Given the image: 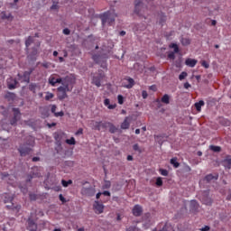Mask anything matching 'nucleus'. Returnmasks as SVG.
I'll return each mask as SVG.
<instances>
[{"label": "nucleus", "instance_id": "obj_14", "mask_svg": "<svg viewBox=\"0 0 231 231\" xmlns=\"http://www.w3.org/2000/svg\"><path fill=\"white\" fill-rule=\"evenodd\" d=\"M27 230L37 231V223H35L32 218H28L27 220Z\"/></svg>", "mask_w": 231, "mask_h": 231}, {"label": "nucleus", "instance_id": "obj_10", "mask_svg": "<svg viewBox=\"0 0 231 231\" xmlns=\"http://www.w3.org/2000/svg\"><path fill=\"white\" fill-rule=\"evenodd\" d=\"M93 208L95 211V214H103L104 213V204L95 201L93 204Z\"/></svg>", "mask_w": 231, "mask_h": 231}, {"label": "nucleus", "instance_id": "obj_35", "mask_svg": "<svg viewBox=\"0 0 231 231\" xmlns=\"http://www.w3.org/2000/svg\"><path fill=\"white\" fill-rule=\"evenodd\" d=\"M73 183V180H61V185H63V187H68L69 185H71Z\"/></svg>", "mask_w": 231, "mask_h": 231}, {"label": "nucleus", "instance_id": "obj_12", "mask_svg": "<svg viewBox=\"0 0 231 231\" xmlns=\"http://www.w3.org/2000/svg\"><path fill=\"white\" fill-rule=\"evenodd\" d=\"M104 79V73H99L98 76H94L92 79V84L97 86V88H100L102 86V79Z\"/></svg>", "mask_w": 231, "mask_h": 231}, {"label": "nucleus", "instance_id": "obj_7", "mask_svg": "<svg viewBox=\"0 0 231 231\" xmlns=\"http://www.w3.org/2000/svg\"><path fill=\"white\" fill-rule=\"evenodd\" d=\"M41 171H42V167L34 166L32 168L31 174L28 176L27 181H32L33 178H41Z\"/></svg>", "mask_w": 231, "mask_h": 231}, {"label": "nucleus", "instance_id": "obj_24", "mask_svg": "<svg viewBox=\"0 0 231 231\" xmlns=\"http://www.w3.org/2000/svg\"><path fill=\"white\" fill-rule=\"evenodd\" d=\"M203 106H205V101L200 100L197 103H195V107L197 109V111H201V107H203Z\"/></svg>", "mask_w": 231, "mask_h": 231}, {"label": "nucleus", "instance_id": "obj_55", "mask_svg": "<svg viewBox=\"0 0 231 231\" xmlns=\"http://www.w3.org/2000/svg\"><path fill=\"white\" fill-rule=\"evenodd\" d=\"M149 89H150L151 91H156V90H157L156 85H152V86H150V87H149Z\"/></svg>", "mask_w": 231, "mask_h": 231}, {"label": "nucleus", "instance_id": "obj_31", "mask_svg": "<svg viewBox=\"0 0 231 231\" xmlns=\"http://www.w3.org/2000/svg\"><path fill=\"white\" fill-rule=\"evenodd\" d=\"M180 42H181L182 46H189V44H190V39L181 38Z\"/></svg>", "mask_w": 231, "mask_h": 231}, {"label": "nucleus", "instance_id": "obj_45", "mask_svg": "<svg viewBox=\"0 0 231 231\" xmlns=\"http://www.w3.org/2000/svg\"><path fill=\"white\" fill-rule=\"evenodd\" d=\"M80 134H84V129L79 128V130L75 133L76 136H79Z\"/></svg>", "mask_w": 231, "mask_h": 231}, {"label": "nucleus", "instance_id": "obj_29", "mask_svg": "<svg viewBox=\"0 0 231 231\" xmlns=\"http://www.w3.org/2000/svg\"><path fill=\"white\" fill-rule=\"evenodd\" d=\"M108 128H109V133H112V134L118 130L116 126H115V125H113L112 123H108Z\"/></svg>", "mask_w": 231, "mask_h": 231}, {"label": "nucleus", "instance_id": "obj_43", "mask_svg": "<svg viewBox=\"0 0 231 231\" xmlns=\"http://www.w3.org/2000/svg\"><path fill=\"white\" fill-rule=\"evenodd\" d=\"M187 75H188L187 72L185 71L181 72L179 76V79L183 80L187 77Z\"/></svg>", "mask_w": 231, "mask_h": 231}, {"label": "nucleus", "instance_id": "obj_5", "mask_svg": "<svg viewBox=\"0 0 231 231\" xmlns=\"http://www.w3.org/2000/svg\"><path fill=\"white\" fill-rule=\"evenodd\" d=\"M145 10H147V7L143 6V3L142 2V0H135L134 14H136V15H139V17H144L145 19Z\"/></svg>", "mask_w": 231, "mask_h": 231}, {"label": "nucleus", "instance_id": "obj_8", "mask_svg": "<svg viewBox=\"0 0 231 231\" xmlns=\"http://www.w3.org/2000/svg\"><path fill=\"white\" fill-rule=\"evenodd\" d=\"M13 113H14V116L10 120V124H11V125H16L17 122H19V120H21V110H19V108L14 107Z\"/></svg>", "mask_w": 231, "mask_h": 231}, {"label": "nucleus", "instance_id": "obj_63", "mask_svg": "<svg viewBox=\"0 0 231 231\" xmlns=\"http://www.w3.org/2000/svg\"><path fill=\"white\" fill-rule=\"evenodd\" d=\"M40 161H41V158H39V157L32 158V162H40Z\"/></svg>", "mask_w": 231, "mask_h": 231}, {"label": "nucleus", "instance_id": "obj_59", "mask_svg": "<svg viewBox=\"0 0 231 231\" xmlns=\"http://www.w3.org/2000/svg\"><path fill=\"white\" fill-rule=\"evenodd\" d=\"M126 160H127V162H133V160H134L133 155H128L126 157Z\"/></svg>", "mask_w": 231, "mask_h": 231}, {"label": "nucleus", "instance_id": "obj_53", "mask_svg": "<svg viewBox=\"0 0 231 231\" xmlns=\"http://www.w3.org/2000/svg\"><path fill=\"white\" fill-rule=\"evenodd\" d=\"M51 113H53L55 115V113H57V112H55V111H57V106L52 105L51 108Z\"/></svg>", "mask_w": 231, "mask_h": 231}, {"label": "nucleus", "instance_id": "obj_61", "mask_svg": "<svg viewBox=\"0 0 231 231\" xmlns=\"http://www.w3.org/2000/svg\"><path fill=\"white\" fill-rule=\"evenodd\" d=\"M101 194H103V196H111V192H109V191H104Z\"/></svg>", "mask_w": 231, "mask_h": 231}, {"label": "nucleus", "instance_id": "obj_41", "mask_svg": "<svg viewBox=\"0 0 231 231\" xmlns=\"http://www.w3.org/2000/svg\"><path fill=\"white\" fill-rule=\"evenodd\" d=\"M176 52H169L168 54V59H170L171 60H174V59H176Z\"/></svg>", "mask_w": 231, "mask_h": 231}, {"label": "nucleus", "instance_id": "obj_62", "mask_svg": "<svg viewBox=\"0 0 231 231\" xmlns=\"http://www.w3.org/2000/svg\"><path fill=\"white\" fill-rule=\"evenodd\" d=\"M55 125H57V123L48 124V127L50 128L55 127Z\"/></svg>", "mask_w": 231, "mask_h": 231}, {"label": "nucleus", "instance_id": "obj_3", "mask_svg": "<svg viewBox=\"0 0 231 231\" xmlns=\"http://www.w3.org/2000/svg\"><path fill=\"white\" fill-rule=\"evenodd\" d=\"M100 19L102 21V24H113L115 23V19H116V14L114 10L107 11L100 15Z\"/></svg>", "mask_w": 231, "mask_h": 231}, {"label": "nucleus", "instance_id": "obj_22", "mask_svg": "<svg viewBox=\"0 0 231 231\" xmlns=\"http://www.w3.org/2000/svg\"><path fill=\"white\" fill-rule=\"evenodd\" d=\"M128 84L125 87L127 89H131V88H133V86H134V79H133L132 78H128L126 79Z\"/></svg>", "mask_w": 231, "mask_h": 231}, {"label": "nucleus", "instance_id": "obj_52", "mask_svg": "<svg viewBox=\"0 0 231 231\" xmlns=\"http://www.w3.org/2000/svg\"><path fill=\"white\" fill-rule=\"evenodd\" d=\"M142 97H143V98H147V97H149V94H147V91H145V90H143V92H142Z\"/></svg>", "mask_w": 231, "mask_h": 231}, {"label": "nucleus", "instance_id": "obj_49", "mask_svg": "<svg viewBox=\"0 0 231 231\" xmlns=\"http://www.w3.org/2000/svg\"><path fill=\"white\" fill-rule=\"evenodd\" d=\"M29 198L32 201H35V199H37V195L35 194H30Z\"/></svg>", "mask_w": 231, "mask_h": 231}, {"label": "nucleus", "instance_id": "obj_44", "mask_svg": "<svg viewBox=\"0 0 231 231\" xmlns=\"http://www.w3.org/2000/svg\"><path fill=\"white\" fill-rule=\"evenodd\" d=\"M53 93L48 92L47 95L45 96V100H51L53 98Z\"/></svg>", "mask_w": 231, "mask_h": 231}, {"label": "nucleus", "instance_id": "obj_56", "mask_svg": "<svg viewBox=\"0 0 231 231\" xmlns=\"http://www.w3.org/2000/svg\"><path fill=\"white\" fill-rule=\"evenodd\" d=\"M37 53H39L37 49L33 48L32 52V57H35V55H37Z\"/></svg>", "mask_w": 231, "mask_h": 231}, {"label": "nucleus", "instance_id": "obj_48", "mask_svg": "<svg viewBox=\"0 0 231 231\" xmlns=\"http://www.w3.org/2000/svg\"><path fill=\"white\" fill-rule=\"evenodd\" d=\"M202 202L205 205H210L212 203V200H210V199H202Z\"/></svg>", "mask_w": 231, "mask_h": 231}, {"label": "nucleus", "instance_id": "obj_57", "mask_svg": "<svg viewBox=\"0 0 231 231\" xmlns=\"http://www.w3.org/2000/svg\"><path fill=\"white\" fill-rule=\"evenodd\" d=\"M227 201H231V189H229L228 194L226 196Z\"/></svg>", "mask_w": 231, "mask_h": 231}, {"label": "nucleus", "instance_id": "obj_51", "mask_svg": "<svg viewBox=\"0 0 231 231\" xmlns=\"http://www.w3.org/2000/svg\"><path fill=\"white\" fill-rule=\"evenodd\" d=\"M59 199L60 202L66 203V199L64 198V196H62V194H60Z\"/></svg>", "mask_w": 231, "mask_h": 231}, {"label": "nucleus", "instance_id": "obj_30", "mask_svg": "<svg viewBox=\"0 0 231 231\" xmlns=\"http://www.w3.org/2000/svg\"><path fill=\"white\" fill-rule=\"evenodd\" d=\"M209 149L213 151V152H221V146L210 145Z\"/></svg>", "mask_w": 231, "mask_h": 231}, {"label": "nucleus", "instance_id": "obj_16", "mask_svg": "<svg viewBox=\"0 0 231 231\" xmlns=\"http://www.w3.org/2000/svg\"><path fill=\"white\" fill-rule=\"evenodd\" d=\"M186 66H189V68H194L198 64V60L188 58L185 60Z\"/></svg>", "mask_w": 231, "mask_h": 231}, {"label": "nucleus", "instance_id": "obj_13", "mask_svg": "<svg viewBox=\"0 0 231 231\" xmlns=\"http://www.w3.org/2000/svg\"><path fill=\"white\" fill-rule=\"evenodd\" d=\"M221 165L230 171L231 169V155H226V158L221 162Z\"/></svg>", "mask_w": 231, "mask_h": 231}, {"label": "nucleus", "instance_id": "obj_15", "mask_svg": "<svg viewBox=\"0 0 231 231\" xmlns=\"http://www.w3.org/2000/svg\"><path fill=\"white\" fill-rule=\"evenodd\" d=\"M17 84H18V82L16 79H7L8 89H15Z\"/></svg>", "mask_w": 231, "mask_h": 231}, {"label": "nucleus", "instance_id": "obj_64", "mask_svg": "<svg viewBox=\"0 0 231 231\" xmlns=\"http://www.w3.org/2000/svg\"><path fill=\"white\" fill-rule=\"evenodd\" d=\"M126 231H134V227L130 226V227L126 228Z\"/></svg>", "mask_w": 231, "mask_h": 231}, {"label": "nucleus", "instance_id": "obj_23", "mask_svg": "<svg viewBox=\"0 0 231 231\" xmlns=\"http://www.w3.org/2000/svg\"><path fill=\"white\" fill-rule=\"evenodd\" d=\"M2 19H7V21H12L14 19V17L12 16V14H10V13L6 14V12H3Z\"/></svg>", "mask_w": 231, "mask_h": 231}, {"label": "nucleus", "instance_id": "obj_18", "mask_svg": "<svg viewBox=\"0 0 231 231\" xmlns=\"http://www.w3.org/2000/svg\"><path fill=\"white\" fill-rule=\"evenodd\" d=\"M32 70L23 72L22 76L23 82H30V75H32Z\"/></svg>", "mask_w": 231, "mask_h": 231}, {"label": "nucleus", "instance_id": "obj_21", "mask_svg": "<svg viewBox=\"0 0 231 231\" xmlns=\"http://www.w3.org/2000/svg\"><path fill=\"white\" fill-rule=\"evenodd\" d=\"M161 102H162V104H171V97H169L168 94H165L162 99H161Z\"/></svg>", "mask_w": 231, "mask_h": 231}, {"label": "nucleus", "instance_id": "obj_20", "mask_svg": "<svg viewBox=\"0 0 231 231\" xmlns=\"http://www.w3.org/2000/svg\"><path fill=\"white\" fill-rule=\"evenodd\" d=\"M131 123L129 122V117H125L124 122L121 124V129H129Z\"/></svg>", "mask_w": 231, "mask_h": 231}, {"label": "nucleus", "instance_id": "obj_50", "mask_svg": "<svg viewBox=\"0 0 231 231\" xmlns=\"http://www.w3.org/2000/svg\"><path fill=\"white\" fill-rule=\"evenodd\" d=\"M63 116H64V112L62 111L54 113V116L56 117Z\"/></svg>", "mask_w": 231, "mask_h": 231}, {"label": "nucleus", "instance_id": "obj_47", "mask_svg": "<svg viewBox=\"0 0 231 231\" xmlns=\"http://www.w3.org/2000/svg\"><path fill=\"white\" fill-rule=\"evenodd\" d=\"M51 10H59V5L56 3H53V5L51 6Z\"/></svg>", "mask_w": 231, "mask_h": 231}, {"label": "nucleus", "instance_id": "obj_19", "mask_svg": "<svg viewBox=\"0 0 231 231\" xmlns=\"http://www.w3.org/2000/svg\"><path fill=\"white\" fill-rule=\"evenodd\" d=\"M167 22V15H165V14L161 13L159 14V24H161V26H163V24H165V23Z\"/></svg>", "mask_w": 231, "mask_h": 231}, {"label": "nucleus", "instance_id": "obj_46", "mask_svg": "<svg viewBox=\"0 0 231 231\" xmlns=\"http://www.w3.org/2000/svg\"><path fill=\"white\" fill-rule=\"evenodd\" d=\"M5 178H12V176L6 172L2 173V180H5Z\"/></svg>", "mask_w": 231, "mask_h": 231}, {"label": "nucleus", "instance_id": "obj_1", "mask_svg": "<svg viewBox=\"0 0 231 231\" xmlns=\"http://www.w3.org/2000/svg\"><path fill=\"white\" fill-rule=\"evenodd\" d=\"M72 79L69 76L65 77V80L63 81V85L58 88V98L59 100H64L68 98V92H70L73 89L71 86Z\"/></svg>", "mask_w": 231, "mask_h": 231}, {"label": "nucleus", "instance_id": "obj_11", "mask_svg": "<svg viewBox=\"0 0 231 231\" xmlns=\"http://www.w3.org/2000/svg\"><path fill=\"white\" fill-rule=\"evenodd\" d=\"M132 214L133 216H134L135 217H140V216H142V214H143V208H142V206L140 205H135L133 209H132Z\"/></svg>", "mask_w": 231, "mask_h": 231}, {"label": "nucleus", "instance_id": "obj_28", "mask_svg": "<svg viewBox=\"0 0 231 231\" xmlns=\"http://www.w3.org/2000/svg\"><path fill=\"white\" fill-rule=\"evenodd\" d=\"M33 42V37L29 36L26 41H25V46L26 48H30V46L32 45V43Z\"/></svg>", "mask_w": 231, "mask_h": 231}, {"label": "nucleus", "instance_id": "obj_39", "mask_svg": "<svg viewBox=\"0 0 231 231\" xmlns=\"http://www.w3.org/2000/svg\"><path fill=\"white\" fill-rule=\"evenodd\" d=\"M133 149L137 152H142V149H140V145H138V143L134 144Z\"/></svg>", "mask_w": 231, "mask_h": 231}, {"label": "nucleus", "instance_id": "obj_38", "mask_svg": "<svg viewBox=\"0 0 231 231\" xmlns=\"http://www.w3.org/2000/svg\"><path fill=\"white\" fill-rule=\"evenodd\" d=\"M201 66L206 69H208L210 68V64H208V62H207L206 60L201 61Z\"/></svg>", "mask_w": 231, "mask_h": 231}, {"label": "nucleus", "instance_id": "obj_26", "mask_svg": "<svg viewBox=\"0 0 231 231\" xmlns=\"http://www.w3.org/2000/svg\"><path fill=\"white\" fill-rule=\"evenodd\" d=\"M5 98L7 100H14L15 99V94L12 92H7L5 96Z\"/></svg>", "mask_w": 231, "mask_h": 231}, {"label": "nucleus", "instance_id": "obj_36", "mask_svg": "<svg viewBox=\"0 0 231 231\" xmlns=\"http://www.w3.org/2000/svg\"><path fill=\"white\" fill-rule=\"evenodd\" d=\"M29 89H30V91L36 93L37 85H35V84L29 85Z\"/></svg>", "mask_w": 231, "mask_h": 231}, {"label": "nucleus", "instance_id": "obj_9", "mask_svg": "<svg viewBox=\"0 0 231 231\" xmlns=\"http://www.w3.org/2000/svg\"><path fill=\"white\" fill-rule=\"evenodd\" d=\"M93 127L96 131H100L101 129H106L109 125V122H98V121H92Z\"/></svg>", "mask_w": 231, "mask_h": 231}, {"label": "nucleus", "instance_id": "obj_4", "mask_svg": "<svg viewBox=\"0 0 231 231\" xmlns=\"http://www.w3.org/2000/svg\"><path fill=\"white\" fill-rule=\"evenodd\" d=\"M2 199H4V203H11V205H7L6 208L11 210H15L19 212L21 210V205L14 206L12 201H14V197L8 193H5L2 196Z\"/></svg>", "mask_w": 231, "mask_h": 231}, {"label": "nucleus", "instance_id": "obj_25", "mask_svg": "<svg viewBox=\"0 0 231 231\" xmlns=\"http://www.w3.org/2000/svg\"><path fill=\"white\" fill-rule=\"evenodd\" d=\"M199 205L198 204V201L196 200H191L190 201V209L191 210H198Z\"/></svg>", "mask_w": 231, "mask_h": 231}, {"label": "nucleus", "instance_id": "obj_32", "mask_svg": "<svg viewBox=\"0 0 231 231\" xmlns=\"http://www.w3.org/2000/svg\"><path fill=\"white\" fill-rule=\"evenodd\" d=\"M212 180H217V175L214 176L212 174H208L205 177V180L208 182L212 181Z\"/></svg>", "mask_w": 231, "mask_h": 231}, {"label": "nucleus", "instance_id": "obj_40", "mask_svg": "<svg viewBox=\"0 0 231 231\" xmlns=\"http://www.w3.org/2000/svg\"><path fill=\"white\" fill-rule=\"evenodd\" d=\"M117 101H118V104H119L120 106H122V105L124 104V96L118 95V96H117Z\"/></svg>", "mask_w": 231, "mask_h": 231}, {"label": "nucleus", "instance_id": "obj_33", "mask_svg": "<svg viewBox=\"0 0 231 231\" xmlns=\"http://www.w3.org/2000/svg\"><path fill=\"white\" fill-rule=\"evenodd\" d=\"M170 48H172L174 50V53H180V47H178V44L171 43L170 44Z\"/></svg>", "mask_w": 231, "mask_h": 231}, {"label": "nucleus", "instance_id": "obj_17", "mask_svg": "<svg viewBox=\"0 0 231 231\" xmlns=\"http://www.w3.org/2000/svg\"><path fill=\"white\" fill-rule=\"evenodd\" d=\"M110 104H111V100H109V98H106L104 100V106H106L107 109H116V104H114V105H110Z\"/></svg>", "mask_w": 231, "mask_h": 231}, {"label": "nucleus", "instance_id": "obj_58", "mask_svg": "<svg viewBox=\"0 0 231 231\" xmlns=\"http://www.w3.org/2000/svg\"><path fill=\"white\" fill-rule=\"evenodd\" d=\"M200 230L201 231H208V230H210V226H206L205 227L201 228Z\"/></svg>", "mask_w": 231, "mask_h": 231}, {"label": "nucleus", "instance_id": "obj_2", "mask_svg": "<svg viewBox=\"0 0 231 231\" xmlns=\"http://www.w3.org/2000/svg\"><path fill=\"white\" fill-rule=\"evenodd\" d=\"M35 144L33 137H28L26 143L21 144L18 148V152L21 156H28L32 152V147Z\"/></svg>", "mask_w": 231, "mask_h": 231}, {"label": "nucleus", "instance_id": "obj_42", "mask_svg": "<svg viewBox=\"0 0 231 231\" xmlns=\"http://www.w3.org/2000/svg\"><path fill=\"white\" fill-rule=\"evenodd\" d=\"M160 173L162 174V176H169V171L164 169H161Z\"/></svg>", "mask_w": 231, "mask_h": 231}, {"label": "nucleus", "instance_id": "obj_6", "mask_svg": "<svg viewBox=\"0 0 231 231\" xmlns=\"http://www.w3.org/2000/svg\"><path fill=\"white\" fill-rule=\"evenodd\" d=\"M65 80H66V78H60L59 74H51L49 77V84L50 86H52V88H55L57 84H61L62 86Z\"/></svg>", "mask_w": 231, "mask_h": 231}, {"label": "nucleus", "instance_id": "obj_54", "mask_svg": "<svg viewBox=\"0 0 231 231\" xmlns=\"http://www.w3.org/2000/svg\"><path fill=\"white\" fill-rule=\"evenodd\" d=\"M70 32H71L69 31V29H68V28L63 29L64 35H69Z\"/></svg>", "mask_w": 231, "mask_h": 231}, {"label": "nucleus", "instance_id": "obj_37", "mask_svg": "<svg viewBox=\"0 0 231 231\" xmlns=\"http://www.w3.org/2000/svg\"><path fill=\"white\" fill-rule=\"evenodd\" d=\"M155 184L157 185V187H162V185H163V180L161 177L157 178Z\"/></svg>", "mask_w": 231, "mask_h": 231}, {"label": "nucleus", "instance_id": "obj_60", "mask_svg": "<svg viewBox=\"0 0 231 231\" xmlns=\"http://www.w3.org/2000/svg\"><path fill=\"white\" fill-rule=\"evenodd\" d=\"M184 88L185 89H189V88H190L189 83V82L184 83Z\"/></svg>", "mask_w": 231, "mask_h": 231}, {"label": "nucleus", "instance_id": "obj_27", "mask_svg": "<svg viewBox=\"0 0 231 231\" xmlns=\"http://www.w3.org/2000/svg\"><path fill=\"white\" fill-rule=\"evenodd\" d=\"M170 163L171 165H173V167H175V169H178V167H180V162H178V159L177 158L171 159Z\"/></svg>", "mask_w": 231, "mask_h": 231}, {"label": "nucleus", "instance_id": "obj_34", "mask_svg": "<svg viewBox=\"0 0 231 231\" xmlns=\"http://www.w3.org/2000/svg\"><path fill=\"white\" fill-rule=\"evenodd\" d=\"M66 143H68V145H75V143H77V141H75L74 137H71L70 139H67Z\"/></svg>", "mask_w": 231, "mask_h": 231}]
</instances>
